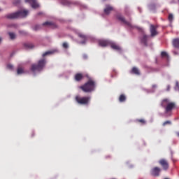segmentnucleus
<instances>
[{"mask_svg":"<svg viewBox=\"0 0 179 179\" xmlns=\"http://www.w3.org/2000/svg\"><path fill=\"white\" fill-rule=\"evenodd\" d=\"M96 87V83L92 78H89L87 83L80 87V89L85 93H91L94 92Z\"/></svg>","mask_w":179,"mask_h":179,"instance_id":"obj_1","label":"nucleus"},{"mask_svg":"<svg viewBox=\"0 0 179 179\" xmlns=\"http://www.w3.org/2000/svg\"><path fill=\"white\" fill-rule=\"evenodd\" d=\"M47 64V61L45 59H41L38 61L37 64H34L31 66V71L32 72H41L43 69H44L45 65Z\"/></svg>","mask_w":179,"mask_h":179,"instance_id":"obj_2","label":"nucleus"},{"mask_svg":"<svg viewBox=\"0 0 179 179\" xmlns=\"http://www.w3.org/2000/svg\"><path fill=\"white\" fill-rule=\"evenodd\" d=\"M29 10H21L14 13L8 14L6 17L8 19H17L20 17H25L28 15Z\"/></svg>","mask_w":179,"mask_h":179,"instance_id":"obj_3","label":"nucleus"},{"mask_svg":"<svg viewBox=\"0 0 179 179\" xmlns=\"http://www.w3.org/2000/svg\"><path fill=\"white\" fill-rule=\"evenodd\" d=\"M90 96H80L79 95H76L75 96L76 102L81 106H88L90 104Z\"/></svg>","mask_w":179,"mask_h":179,"instance_id":"obj_4","label":"nucleus"},{"mask_svg":"<svg viewBox=\"0 0 179 179\" xmlns=\"http://www.w3.org/2000/svg\"><path fill=\"white\" fill-rule=\"evenodd\" d=\"M158 26L150 24V36L155 37L159 34V31H157Z\"/></svg>","mask_w":179,"mask_h":179,"instance_id":"obj_5","label":"nucleus"},{"mask_svg":"<svg viewBox=\"0 0 179 179\" xmlns=\"http://www.w3.org/2000/svg\"><path fill=\"white\" fill-rule=\"evenodd\" d=\"M159 164L162 166L164 171H168L169 169V163L166 159H161L159 161Z\"/></svg>","mask_w":179,"mask_h":179,"instance_id":"obj_6","label":"nucleus"},{"mask_svg":"<svg viewBox=\"0 0 179 179\" xmlns=\"http://www.w3.org/2000/svg\"><path fill=\"white\" fill-rule=\"evenodd\" d=\"M117 19L118 20L121 21L123 24H124L130 27H132L131 23L127 21L125 17L124 16H122V15H120V14L117 15Z\"/></svg>","mask_w":179,"mask_h":179,"instance_id":"obj_7","label":"nucleus"},{"mask_svg":"<svg viewBox=\"0 0 179 179\" xmlns=\"http://www.w3.org/2000/svg\"><path fill=\"white\" fill-rule=\"evenodd\" d=\"M161 171H162L161 168L156 166L152 169L151 174L155 177H159Z\"/></svg>","mask_w":179,"mask_h":179,"instance_id":"obj_8","label":"nucleus"},{"mask_svg":"<svg viewBox=\"0 0 179 179\" xmlns=\"http://www.w3.org/2000/svg\"><path fill=\"white\" fill-rule=\"evenodd\" d=\"M174 108H176V103L174 102H170L165 108V113H168L171 112L174 109Z\"/></svg>","mask_w":179,"mask_h":179,"instance_id":"obj_9","label":"nucleus"},{"mask_svg":"<svg viewBox=\"0 0 179 179\" xmlns=\"http://www.w3.org/2000/svg\"><path fill=\"white\" fill-rule=\"evenodd\" d=\"M42 25L44 27H50L51 29H55L57 27V25L55 23H53L52 22H45L44 23H43Z\"/></svg>","mask_w":179,"mask_h":179,"instance_id":"obj_10","label":"nucleus"},{"mask_svg":"<svg viewBox=\"0 0 179 179\" xmlns=\"http://www.w3.org/2000/svg\"><path fill=\"white\" fill-rule=\"evenodd\" d=\"M26 3H29L33 8H37L39 7V4L37 3L36 0H25Z\"/></svg>","mask_w":179,"mask_h":179,"instance_id":"obj_11","label":"nucleus"},{"mask_svg":"<svg viewBox=\"0 0 179 179\" xmlns=\"http://www.w3.org/2000/svg\"><path fill=\"white\" fill-rule=\"evenodd\" d=\"M78 37H80V38H82L83 41L80 42L81 44H85L86 41L87 40V36L82 33H78L77 34Z\"/></svg>","mask_w":179,"mask_h":179,"instance_id":"obj_12","label":"nucleus"},{"mask_svg":"<svg viewBox=\"0 0 179 179\" xmlns=\"http://www.w3.org/2000/svg\"><path fill=\"white\" fill-rule=\"evenodd\" d=\"M149 36H147L146 34H143V36L141 38V42L142 44L145 45V47L148 46V40Z\"/></svg>","mask_w":179,"mask_h":179,"instance_id":"obj_13","label":"nucleus"},{"mask_svg":"<svg viewBox=\"0 0 179 179\" xmlns=\"http://www.w3.org/2000/svg\"><path fill=\"white\" fill-rule=\"evenodd\" d=\"M170 103H171V102H170V100H169V99H163V100L162 101V102H161V106H162L163 108L166 109V107L169 106V104Z\"/></svg>","mask_w":179,"mask_h":179,"instance_id":"obj_14","label":"nucleus"},{"mask_svg":"<svg viewBox=\"0 0 179 179\" xmlns=\"http://www.w3.org/2000/svg\"><path fill=\"white\" fill-rule=\"evenodd\" d=\"M110 43L108 41L106 40H101L99 41V45L100 47H108V45H110Z\"/></svg>","mask_w":179,"mask_h":179,"instance_id":"obj_15","label":"nucleus"},{"mask_svg":"<svg viewBox=\"0 0 179 179\" xmlns=\"http://www.w3.org/2000/svg\"><path fill=\"white\" fill-rule=\"evenodd\" d=\"M83 74L80 73H76L74 76V79L76 82H80V80H83Z\"/></svg>","mask_w":179,"mask_h":179,"instance_id":"obj_16","label":"nucleus"},{"mask_svg":"<svg viewBox=\"0 0 179 179\" xmlns=\"http://www.w3.org/2000/svg\"><path fill=\"white\" fill-rule=\"evenodd\" d=\"M113 7L107 5L104 8V13H106V15H109L111 13V11L113 10Z\"/></svg>","mask_w":179,"mask_h":179,"instance_id":"obj_17","label":"nucleus"},{"mask_svg":"<svg viewBox=\"0 0 179 179\" xmlns=\"http://www.w3.org/2000/svg\"><path fill=\"white\" fill-rule=\"evenodd\" d=\"M172 44L175 48L179 49V38L173 39Z\"/></svg>","mask_w":179,"mask_h":179,"instance_id":"obj_18","label":"nucleus"},{"mask_svg":"<svg viewBox=\"0 0 179 179\" xmlns=\"http://www.w3.org/2000/svg\"><path fill=\"white\" fill-rule=\"evenodd\" d=\"M127 101V96L125 94H122L119 97L120 103H124Z\"/></svg>","mask_w":179,"mask_h":179,"instance_id":"obj_19","label":"nucleus"},{"mask_svg":"<svg viewBox=\"0 0 179 179\" xmlns=\"http://www.w3.org/2000/svg\"><path fill=\"white\" fill-rule=\"evenodd\" d=\"M110 47L111 48H113V50H116L117 51H121V48L115 43H112L110 45Z\"/></svg>","mask_w":179,"mask_h":179,"instance_id":"obj_20","label":"nucleus"},{"mask_svg":"<svg viewBox=\"0 0 179 179\" xmlns=\"http://www.w3.org/2000/svg\"><path fill=\"white\" fill-rule=\"evenodd\" d=\"M131 73H134V75H141L139 69L136 67H133L132 68Z\"/></svg>","mask_w":179,"mask_h":179,"instance_id":"obj_21","label":"nucleus"},{"mask_svg":"<svg viewBox=\"0 0 179 179\" xmlns=\"http://www.w3.org/2000/svg\"><path fill=\"white\" fill-rule=\"evenodd\" d=\"M60 2L64 6H70L71 4V2L69 0H60Z\"/></svg>","mask_w":179,"mask_h":179,"instance_id":"obj_22","label":"nucleus"},{"mask_svg":"<svg viewBox=\"0 0 179 179\" xmlns=\"http://www.w3.org/2000/svg\"><path fill=\"white\" fill-rule=\"evenodd\" d=\"M24 47L27 50H31V48H34V45L32 43H24Z\"/></svg>","mask_w":179,"mask_h":179,"instance_id":"obj_23","label":"nucleus"},{"mask_svg":"<svg viewBox=\"0 0 179 179\" xmlns=\"http://www.w3.org/2000/svg\"><path fill=\"white\" fill-rule=\"evenodd\" d=\"M136 122L140 123L141 125L146 124V121L144 119H137Z\"/></svg>","mask_w":179,"mask_h":179,"instance_id":"obj_24","label":"nucleus"},{"mask_svg":"<svg viewBox=\"0 0 179 179\" xmlns=\"http://www.w3.org/2000/svg\"><path fill=\"white\" fill-rule=\"evenodd\" d=\"M24 71L22 67H19L17 69V75H22V73H24Z\"/></svg>","mask_w":179,"mask_h":179,"instance_id":"obj_25","label":"nucleus"},{"mask_svg":"<svg viewBox=\"0 0 179 179\" xmlns=\"http://www.w3.org/2000/svg\"><path fill=\"white\" fill-rule=\"evenodd\" d=\"M161 56L162 58H169V55L166 52H162Z\"/></svg>","mask_w":179,"mask_h":179,"instance_id":"obj_26","label":"nucleus"},{"mask_svg":"<svg viewBox=\"0 0 179 179\" xmlns=\"http://www.w3.org/2000/svg\"><path fill=\"white\" fill-rule=\"evenodd\" d=\"M8 35H9L10 38L11 40H13V39H15V38H16L15 34H14V33H13V32H8Z\"/></svg>","mask_w":179,"mask_h":179,"instance_id":"obj_27","label":"nucleus"},{"mask_svg":"<svg viewBox=\"0 0 179 179\" xmlns=\"http://www.w3.org/2000/svg\"><path fill=\"white\" fill-rule=\"evenodd\" d=\"M50 54H53V52L52 51H48L43 54L42 57H46V55H50Z\"/></svg>","mask_w":179,"mask_h":179,"instance_id":"obj_28","label":"nucleus"},{"mask_svg":"<svg viewBox=\"0 0 179 179\" xmlns=\"http://www.w3.org/2000/svg\"><path fill=\"white\" fill-rule=\"evenodd\" d=\"M171 121H170V120L165 121L163 123L164 127H166V125H171Z\"/></svg>","mask_w":179,"mask_h":179,"instance_id":"obj_29","label":"nucleus"},{"mask_svg":"<svg viewBox=\"0 0 179 179\" xmlns=\"http://www.w3.org/2000/svg\"><path fill=\"white\" fill-rule=\"evenodd\" d=\"M62 47H63V48H65V49L69 48V43H66V42H64V43H62Z\"/></svg>","mask_w":179,"mask_h":179,"instance_id":"obj_30","label":"nucleus"},{"mask_svg":"<svg viewBox=\"0 0 179 179\" xmlns=\"http://www.w3.org/2000/svg\"><path fill=\"white\" fill-rule=\"evenodd\" d=\"M173 18H174V17H173V14L169 15V20L170 22H172V21L173 20Z\"/></svg>","mask_w":179,"mask_h":179,"instance_id":"obj_31","label":"nucleus"},{"mask_svg":"<svg viewBox=\"0 0 179 179\" xmlns=\"http://www.w3.org/2000/svg\"><path fill=\"white\" fill-rule=\"evenodd\" d=\"M20 2H21L20 0H15V1H13V4L17 5V4H20Z\"/></svg>","mask_w":179,"mask_h":179,"instance_id":"obj_32","label":"nucleus"},{"mask_svg":"<svg viewBox=\"0 0 179 179\" xmlns=\"http://www.w3.org/2000/svg\"><path fill=\"white\" fill-rule=\"evenodd\" d=\"M40 28H41V26H40V25H36V26L34 27V30L37 31V30L40 29Z\"/></svg>","mask_w":179,"mask_h":179,"instance_id":"obj_33","label":"nucleus"},{"mask_svg":"<svg viewBox=\"0 0 179 179\" xmlns=\"http://www.w3.org/2000/svg\"><path fill=\"white\" fill-rule=\"evenodd\" d=\"M7 68L8 69H12L13 68V66L12 64H8Z\"/></svg>","mask_w":179,"mask_h":179,"instance_id":"obj_34","label":"nucleus"},{"mask_svg":"<svg viewBox=\"0 0 179 179\" xmlns=\"http://www.w3.org/2000/svg\"><path fill=\"white\" fill-rule=\"evenodd\" d=\"M157 85H152V89H157Z\"/></svg>","mask_w":179,"mask_h":179,"instance_id":"obj_35","label":"nucleus"},{"mask_svg":"<svg viewBox=\"0 0 179 179\" xmlns=\"http://www.w3.org/2000/svg\"><path fill=\"white\" fill-rule=\"evenodd\" d=\"M2 40H3V38L1 37H0V44H1Z\"/></svg>","mask_w":179,"mask_h":179,"instance_id":"obj_36","label":"nucleus"},{"mask_svg":"<svg viewBox=\"0 0 179 179\" xmlns=\"http://www.w3.org/2000/svg\"><path fill=\"white\" fill-rule=\"evenodd\" d=\"M173 54H175V55H177V52H174Z\"/></svg>","mask_w":179,"mask_h":179,"instance_id":"obj_37","label":"nucleus"},{"mask_svg":"<svg viewBox=\"0 0 179 179\" xmlns=\"http://www.w3.org/2000/svg\"><path fill=\"white\" fill-rule=\"evenodd\" d=\"M177 135H178V136L179 137V132H178V133H177Z\"/></svg>","mask_w":179,"mask_h":179,"instance_id":"obj_38","label":"nucleus"},{"mask_svg":"<svg viewBox=\"0 0 179 179\" xmlns=\"http://www.w3.org/2000/svg\"><path fill=\"white\" fill-rule=\"evenodd\" d=\"M87 78H89L88 75L86 76Z\"/></svg>","mask_w":179,"mask_h":179,"instance_id":"obj_39","label":"nucleus"},{"mask_svg":"<svg viewBox=\"0 0 179 179\" xmlns=\"http://www.w3.org/2000/svg\"><path fill=\"white\" fill-rule=\"evenodd\" d=\"M0 11H1V9L0 8Z\"/></svg>","mask_w":179,"mask_h":179,"instance_id":"obj_40","label":"nucleus"},{"mask_svg":"<svg viewBox=\"0 0 179 179\" xmlns=\"http://www.w3.org/2000/svg\"><path fill=\"white\" fill-rule=\"evenodd\" d=\"M112 179H116V178H112Z\"/></svg>","mask_w":179,"mask_h":179,"instance_id":"obj_41","label":"nucleus"},{"mask_svg":"<svg viewBox=\"0 0 179 179\" xmlns=\"http://www.w3.org/2000/svg\"><path fill=\"white\" fill-rule=\"evenodd\" d=\"M165 179H169V178H165Z\"/></svg>","mask_w":179,"mask_h":179,"instance_id":"obj_42","label":"nucleus"}]
</instances>
